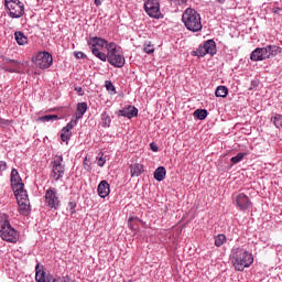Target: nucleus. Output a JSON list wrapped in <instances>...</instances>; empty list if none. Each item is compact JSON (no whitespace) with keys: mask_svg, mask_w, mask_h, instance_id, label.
Here are the masks:
<instances>
[{"mask_svg":"<svg viewBox=\"0 0 282 282\" xmlns=\"http://www.w3.org/2000/svg\"><path fill=\"white\" fill-rule=\"evenodd\" d=\"M231 259L235 270L243 272L245 268H250L254 263V257L252 253L241 247L232 249Z\"/></svg>","mask_w":282,"mask_h":282,"instance_id":"nucleus-1","label":"nucleus"},{"mask_svg":"<svg viewBox=\"0 0 282 282\" xmlns=\"http://www.w3.org/2000/svg\"><path fill=\"white\" fill-rule=\"evenodd\" d=\"M0 237L2 241L8 243H17L21 235L12 225L10 224V217L8 215L0 216Z\"/></svg>","mask_w":282,"mask_h":282,"instance_id":"nucleus-2","label":"nucleus"},{"mask_svg":"<svg viewBox=\"0 0 282 282\" xmlns=\"http://www.w3.org/2000/svg\"><path fill=\"white\" fill-rule=\"evenodd\" d=\"M182 21L189 32H202V14L193 8H187L182 15Z\"/></svg>","mask_w":282,"mask_h":282,"instance_id":"nucleus-3","label":"nucleus"},{"mask_svg":"<svg viewBox=\"0 0 282 282\" xmlns=\"http://www.w3.org/2000/svg\"><path fill=\"white\" fill-rule=\"evenodd\" d=\"M107 52H108V63L111 64L112 67H117V68L124 67L127 59H124V53H122V50L118 47L117 43L110 42L107 45Z\"/></svg>","mask_w":282,"mask_h":282,"instance_id":"nucleus-4","label":"nucleus"},{"mask_svg":"<svg viewBox=\"0 0 282 282\" xmlns=\"http://www.w3.org/2000/svg\"><path fill=\"white\" fill-rule=\"evenodd\" d=\"M35 281L36 282H72L69 275L55 279L54 275L45 272V267L37 263L35 267Z\"/></svg>","mask_w":282,"mask_h":282,"instance_id":"nucleus-5","label":"nucleus"},{"mask_svg":"<svg viewBox=\"0 0 282 282\" xmlns=\"http://www.w3.org/2000/svg\"><path fill=\"white\" fill-rule=\"evenodd\" d=\"M4 7L11 19H21L25 14V4L21 0H4Z\"/></svg>","mask_w":282,"mask_h":282,"instance_id":"nucleus-6","label":"nucleus"},{"mask_svg":"<svg viewBox=\"0 0 282 282\" xmlns=\"http://www.w3.org/2000/svg\"><path fill=\"white\" fill-rule=\"evenodd\" d=\"M51 177L54 182L63 180L65 177V164H63V156L56 155L51 162Z\"/></svg>","mask_w":282,"mask_h":282,"instance_id":"nucleus-7","label":"nucleus"},{"mask_svg":"<svg viewBox=\"0 0 282 282\" xmlns=\"http://www.w3.org/2000/svg\"><path fill=\"white\" fill-rule=\"evenodd\" d=\"M45 205L53 210H58L61 207V198L58 197V189L50 187L45 192Z\"/></svg>","mask_w":282,"mask_h":282,"instance_id":"nucleus-8","label":"nucleus"},{"mask_svg":"<svg viewBox=\"0 0 282 282\" xmlns=\"http://www.w3.org/2000/svg\"><path fill=\"white\" fill-rule=\"evenodd\" d=\"M33 63H35L40 69H50L54 63V57H52V54L48 52H39L36 56L33 57Z\"/></svg>","mask_w":282,"mask_h":282,"instance_id":"nucleus-9","label":"nucleus"},{"mask_svg":"<svg viewBox=\"0 0 282 282\" xmlns=\"http://www.w3.org/2000/svg\"><path fill=\"white\" fill-rule=\"evenodd\" d=\"M206 54H210V56L217 54V44L213 40L204 42V44L199 45L197 50L194 51V56L204 57Z\"/></svg>","mask_w":282,"mask_h":282,"instance_id":"nucleus-10","label":"nucleus"},{"mask_svg":"<svg viewBox=\"0 0 282 282\" xmlns=\"http://www.w3.org/2000/svg\"><path fill=\"white\" fill-rule=\"evenodd\" d=\"M15 195L20 215H30V198L28 197V191L18 192Z\"/></svg>","mask_w":282,"mask_h":282,"instance_id":"nucleus-11","label":"nucleus"},{"mask_svg":"<svg viewBox=\"0 0 282 282\" xmlns=\"http://www.w3.org/2000/svg\"><path fill=\"white\" fill-rule=\"evenodd\" d=\"M144 10L152 19H160L162 17L160 0H148L144 4Z\"/></svg>","mask_w":282,"mask_h":282,"instance_id":"nucleus-12","label":"nucleus"},{"mask_svg":"<svg viewBox=\"0 0 282 282\" xmlns=\"http://www.w3.org/2000/svg\"><path fill=\"white\" fill-rule=\"evenodd\" d=\"M11 188L14 193H21L22 191H25V185L23 184V181L21 180V176L19 175V171L17 169H13L11 171Z\"/></svg>","mask_w":282,"mask_h":282,"instance_id":"nucleus-13","label":"nucleus"},{"mask_svg":"<svg viewBox=\"0 0 282 282\" xmlns=\"http://www.w3.org/2000/svg\"><path fill=\"white\" fill-rule=\"evenodd\" d=\"M232 199L239 210H248V208L252 206V202H250V198L243 193L234 194Z\"/></svg>","mask_w":282,"mask_h":282,"instance_id":"nucleus-14","label":"nucleus"},{"mask_svg":"<svg viewBox=\"0 0 282 282\" xmlns=\"http://www.w3.org/2000/svg\"><path fill=\"white\" fill-rule=\"evenodd\" d=\"M267 58H270V54H268V48L265 47H257L250 54V59L254 63L265 61Z\"/></svg>","mask_w":282,"mask_h":282,"instance_id":"nucleus-15","label":"nucleus"},{"mask_svg":"<svg viewBox=\"0 0 282 282\" xmlns=\"http://www.w3.org/2000/svg\"><path fill=\"white\" fill-rule=\"evenodd\" d=\"M87 43H88L91 52H94V50H98V47H106V50H107V45H109V42L107 40L98 37V36L89 37L87 40Z\"/></svg>","mask_w":282,"mask_h":282,"instance_id":"nucleus-16","label":"nucleus"},{"mask_svg":"<svg viewBox=\"0 0 282 282\" xmlns=\"http://www.w3.org/2000/svg\"><path fill=\"white\" fill-rule=\"evenodd\" d=\"M78 124L76 120H70L66 127L62 129L61 140L62 142H69L72 140V129Z\"/></svg>","mask_w":282,"mask_h":282,"instance_id":"nucleus-17","label":"nucleus"},{"mask_svg":"<svg viewBox=\"0 0 282 282\" xmlns=\"http://www.w3.org/2000/svg\"><path fill=\"white\" fill-rule=\"evenodd\" d=\"M118 116H122L123 118H128L129 120H131V118H137L138 108H135L134 106H127L118 111Z\"/></svg>","mask_w":282,"mask_h":282,"instance_id":"nucleus-18","label":"nucleus"},{"mask_svg":"<svg viewBox=\"0 0 282 282\" xmlns=\"http://www.w3.org/2000/svg\"><path fill=\"white\" fill-rule=\"evenodd\" d=\"M97 193L102 199H105V197H109V193H111L109 183L107 181H101L97 187Z\"/></svg>","mask_w":282,"mask_h":282,"instance_id":"nucleus-19","label":"nucleus"},{"mask_svg":"<svg viewBox=\"0 0 282 282\" xmlns=\"http://www.w3.org/2000/svg\"><path fill=\"white\" fill-rule=\"evenodd\" d=\"M4 65H9L4 67L6 72H10V74H17L21 69V65L17 59H10L6 58L4 59Z\"/></svg>","mask_w":282,"mask_h":282,"instance_id":"nucleus-20","label":"nucleus"},{"mask_svg":"<svg viewBox=\"0 0 282 282\" xmlns=\"http://www.w3.org/2000/svg\"><path fill=\"white\" fill-rule=\"evenodd\" d=\"M87 109H88L87 102H78L76 112H75V118H73L72 120H75V122L78 124V121L80 120V118H83L85 113H87Z\"/></svg>","mask_w":282,"mask_h":282,"instance_id":"nucleus-21","label":"nucleus"},{"mask_svg":"<svg viewBox=\"0 0 282 282\" xmlns=\"http://www.w3.org/2000/svg\"><path fill=\"white\" fill-rule=\"evenodd\" d=\"M144 173V165L140 163H132L130 164V174L131 177H140Z\"/></svg>","mask_w":282,"mask_h":282,"instance_id":"nucleus-22","label":"nucleus"},{"mask_svg":"<svg viewBox=\"0 0 282 282\" xmlns=\"http://www.w3.org/2000/svg\"><path fill=\"white\" fill-rule=\"evenodd\" d=\"M165 177H166V167L160 166L154 171V180H156V182H164Z\"/></svg>","mask_w":282,"mask_h":282,"instance_id":"nucleus-23","label":"nucleus"},{"mask_svg":"<svg viewBox=\"0 0 282 282\" xmlns=\"http://www.w3.org/2000/svg\"><path fill=\"white\" fill-rule=\"evenodd\" d=\"M14 40L17 41L18 45H28V36L21 31L14 32Z\"/></svg>","mask_w":282,"mask_h":282,"instance_id":"nucleus-24","label":"nucleus"},{"mask_svg":"<svg viewBox=\"0 0 282 282\" xmlns=\"http://www.w3.org/2000/svg\"><path fill=\"white\" fill-rule=\"evenodd\" d=\"M267 54H269V57L271 56H278V54L282 53V48L276 45H268L265 46Z\"/></svg>","mask_w":282,"mask_h":282,"instance_id":"nucleus-25","label":"nucleus"},{"mask_svg":"<svg viewBox=\"0 0 282 282\" xmlns=\"http://www.w3.org/2000/svg\"><path fill=\"white\" fill-rule=\"evenodd\" d=\"M91 54H94L99 61H102V63H107L108 61V53L105 54L104 52H100V48H93Z\"/></svg>","mask_w":282,"mask_h":282,"instance_id":"nucleus-26","label":"nucleus"},{"mask_svg":"<svg viewBox=\"0 0 282 282\" xmlns=\"http://www.w3.org/2000/svg\"><path fill=\"white\" fill-rule=\"evenodd\" d=\"M216 98H226L228 96V87L226 86H218L215 90Z\"/></svg>","mask_w":282,"mask_h":282,"instance_id":"nucleus-27","label":"nucleus"},{"mask_svg":"<svg viewBox=\"0 0 282 282\" xmlns=\"http://www.w3.org/2000/svg\"><path fill=\"white\" fill-rule=\"evenodd\" d=\"M101 126L105 129L111 127V117L109 116V113H107V111H104L101 113Z\"/></svg>","mask_w":282,"mask_h":282,"instance_id":"nucleus-28","label":"nucleus"},{"mask_svg":"<svg viewBox=\"0 0 282 282\" xmlns=\"http://www.w3.org/2000/svg\"><path fill=\"white\" fill-rule=\"evenodd\" d=\"M194 118H197L198 120H206V118H208V110H206V109L195 110Z\"/></svg>","mask_w":282,"mask_h":282,"instance_id":"nucleus-29","label":"nucleus"},{"mask_svg":"<svg viewBox=\"0 0 282 282\" xmlns=\"http://www.w3.org/2000/svg\"><path fill=\"white\" fill-rule=\"evenodd\" d=\"M54 120H58V115H45L37 118V122H54Z\"/></svg>","mask_w":282,"mask_h":282,"instance_id":"nucleus-30","label":"nucleus"},{"mask_svg":"<svg viewBox=\"0 0 282 282\" xmlns=\"http://www.w3.org/2000/svg\"><path fill=\"white\" fill-rule=\"evenodd\" d=\"M271 122H273L276 129H282V115L275 113L271 117Z\"/></svg>","mask_w":282,"mask_h":282,"instance_id":"nucleus-31","label":"nucleus"},{"mask_svg":"<svg viewBox=\"0 0 282 282\" xmlns=\"http://www.w3.org/2000/svg\"><path fill=\"white\" fill-rule=\"evenodd\" d=\"M215 246L216 248H221L223 243H226V235L224 234H219L217 236H215Z\"/></svg>","mask_w":282,"mask_h":282,"instance_id":"nucleus-32","label":"nucleus"},{"mask_svg":"<svg viewBox=\"0 0 282 282\" xmlns=\"http://www.w3.org/2000/svg\"><path fill=\"white\" fill-rule=\"evenodd\" d=\"M246 153H243V152H240V153H238L236 156H232L231 159H230V162L232 163V164H239V162H241L245 158H246Z\"/></svg>","mask_w":282,"mask_h":282,"instance_id":"nucleus-33","label":"nucleus"},{"mask_svg":"<svg viewBox=\"0 0 282 282\" xmlns=\"http://www.w3.org/2000/svg\"><path fill=\"white\" fill-rule=\"evenodd\" d=\"M143 51L145 54H153V52H155V47H153L151 44H145Z\"/></svg>","mask_w":282,"mask_h":282,"instance_id":"nucleus-34","label":"nucleus"},{"mask_svg":"<svg viewBox=\"0 0 282 282\" xmlns=\"http://www.w3.org/2000/svg\"><path fill=\"white\" fill-rule=\"evenodd\" d=\"M68 210L70 212V215H76V203L75 202L68 203Z\"/></svg>","mask_w":282,"mask_h":282,"instance_id":"nucleus-35","label":"nucleus"},{"mask_svg":"<svg viewBox=\"0 0 282 282\" xmlns=\"http://www.w3.org/2000/svg\"><path fill=\"white\" fill-rule=\"evenodd\" d=\"M106 89L107 91H116V86L110 80H106Z\"/></svg>","mask_w":282,"mask_h":282,"instance_id":"nucleus-36","label":"nucleus"},{"mask_svg":"<svg viewBox=\"0 0 282 282\" xmlns=\"http://www.w3.org/2000/svg\"><path fill=\"white\" fill-rule=\"evenodd\" d=\"M106 163H107L106 158L100 156V158L97 159L98 166L102 167V166H105Z\"/></svg>","mask_w":282,"mask_h":282,"instance_id":"nucleus-37","label":"nucleus"},{"mask_svg":"<svg viewBox=\"0 0 282 282\" xmlns=\"http://www.w3.org/2000/svg\"><path fill=\"white\" fill-rule=\"evenodd\" d=\"M173 1V3H175L176 6H184V3H186L188 0H171Z\"/></svg>","mask_w":282,"mask_h":282,"instance_id":"nucleus-38","label":"nucleus"},{"mask_svg":"<svg viewBox=\"0 0 282 282\" xmlns=\"http://www.w3.org/2000/svg\"><path fill=\"white\" fill-rule=\"evenodd\" d=\"M75 56H76V58H87V55H85V53H83V52L75 53Z\"/></svg>","mask_w":282,"mask_h":282,"instance_id":"nucleus-39","label":"nucleus"},{"mask_svg":"<svg viewBox=\"0 0 282 282\" xmlns=\"http://www.w3.org/2000/svg\"><path fill=\"white\" fill-rule=\"evenodd\" d=\"M8 164L6 163V161H0V173L1 171H6Z\"/></svg>","mask_w":282,"mask_h":282,"instance_id":"nucleus-40","label":"nucleus"},{"mask_svg":"<svg viewBox=\"0 0 282 282\" xmlns=\"http://www.w3.org/2000/svg\"><path fill=\"white\" fill-rule=\"evenodd\" d=\"M75 91H77V94L79 96H84L85 95V93L83 91V87H75Z\"/></svg>","mask_w":282,"mask_h":282,"instance_id":"nucleus-41","label":"nucleus"},{"mask_svg":"<svg viewBox=\"0 0 282 282\" xmlns=\"http://www.w3.org/2000/svg\"><path fill=\"white\" fill-rule=\"evenodd\" d=\"M150 149H151V151H154V153H158L159 148L155 143H151Z\"/></svg>","mask_w":282,"mask_h":282,"instance_id":"nucleus-42","label":"nucleus"},{"mask_svg":"<svg viewBox=\"0 0 282 282\" xmlns=\"http://www.w3.org/2000/svg\"><path fill=\"white\" fill-rule=\"evenodd\" d=\"M84 169L86 171H91V167L87 164V158H85V161H84Z\"/></svg>","mask_w":282,"mask_h":282,"instance_id":"nucleus-43","label":"nucleus"},{"mask_svg":"<svg viewBox=\"0 0 282 282\" xmlns=\"http://www.w3.org/2000/svg\"><path fill=\"white\" fill-rule=\"evenodd\" d=\"M9 123H10V121L0 118V124H2V126H8Z\"/></svg>","mask_w":282,"mask_h":282,"instance_id":"nucleus-44","label":"nucleus"},{"mask_svg":"<svg viewBox=\"0 0 282 282\" xmlns=\"http://www.w3.org/2000/svg\"><path fill=\"white\" fill-rule=\"evenodd\" d=\"M95 6H102V0H95Z\"/></svg>","mask_w":282,"mask_h":282,"instance_id":"nucleus-45","label":"nucleus"},{"mask_svg":"<svg viewBox=\"0 0 282 282\" xmlns=\"http://www.w3.org/2000/svg\"><path fill=\"white\" fill-rule=\"evenodd\" d=\"M216 3H220L221 6H224V3H226V0H215Z\"/></svg>","mask_w":282,"mask_h":282,"instance_id":"nucleus-46","label":"nucleus"},{"mask_svg":"<svg viewBox=\"0 0 282 282\" xmlns=\"http://www.w3.org/2000/svg\"><path fill=\"white\" fill-rule=\"evenodd\" d=\"M131 221H133V217L128 219V224H131Z\"/></svg>","mask_w":282,"mask_h":282,"instance_id":"nucleus-47","label":"nucleus"},{"mask_svg":"<svg viewBox=\"0 0 282 282\" xmlns=\"http://www.w3.org/2000/svg\"><path fill=\"white\" fill-rule=\"evenodd\" d=\"M249 89L252 90V87H250Z\"/></svg>","mask_w":282,"mask_h":282,"instance_id":"nucleus-48","label":"nucleus"},{"mask_svg":"<svg viewBox=\"0 0 282 282\" xmlns=\"http://www.w3.org/2000/svg\"><path fill=\"white\" fill-rule=\"evenodd\" d=\"M128 282H133V281L129 280Z\"/></svg>","mask_w":282,"mask_h":282,"instance_id":"nucleus-49","label":"nucleus"}]
</instances>
